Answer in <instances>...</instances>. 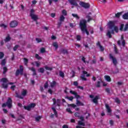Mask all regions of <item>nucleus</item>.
<instances>
[{
    "label": "nucleus",
    "mask_w": 128,
    "mask_h": 128,
    "mask_svg": "<svg viewBox=\"0 0 128 128\" xmlns=\"http://www.w3.org/2000/svg\"><path fill=\"white\" fill-rule=\"evenodd\" d=\"M81 38H80V36H79V35H78L76 36V40H80Z\"/></svg>",
    "instance_id": "nucleus-64"
},
{
    "label": "nucleus",
    "mask_w": 128,
    "mask_h": 128,
    "mask_svg": "<svg viewBox=\"0 0 128 128\" xmlns=\"http://www.w3.org/2000/svg\"><path fill=\"white\" fill-rule=\"evenodd\" d=\"M30 106V108H34V106H36V104L34 103H32L30 105H29Z\"/></svg>",
    "instance_id": "nucleus-44"
},
{
    "label": "nucleus",
    "mask_w": 128,
    "mask_h": 128,
    "mask_svg": "<svg viewBox=\"0 0 128 128\" xmlns=\"http://www.w3.org/2000/svg\"><path fill=\"white\" fill-rule=\"evenodd\" d=\"M80 6L84 8H90V5L88 3H86L84 2H80L79 3Z\"/></svg>",
    "instance_id": "nucleus-7"
},
{
    "label": "nucleus",
    "mask_w": 128,
    "mask_h": 128,
    "mask_svg": "<svg viewBox=\"0 0 128 128\" xmlns=\"http://www.w3.org/2000/svg\"><path fill=\"white\" fill-rule=\"evenodd\" d=\"M114 50L115 53L118 54V48H116V46H114Z\"/></svg>",
    "instance_id": "nucleus-59"
},
{
    "label": "nucleus",
    "mask_w": 128,
    "mask_h": 128,
    "mask_svg": "<svg viewBox=\"0 0 128 128\" xmlns=\"http://www.w3.org/2000/svg\"><path fill=\"white\" fill-rule=\"evenodd\" d=\"M68 106L69 108L70 106H72V108H74L76 107V105L74 104H68Z\"/></svg>",
    "instance_id": "nucleus-38"
},
{
    "label": "nucleus",
    "mask_w": 128,
    "mask_h": 128,
    "mask_svg": "<svg viewBox=\"0 0 128 128\" xmlns=\"http://www.w3.org/2000/svg\"><path fill=\"white\" fill-rule=\"evenodd\" d=\"M66 18H64V16L62 15L60 17V22H64V19Z\"/></svg>",
    "instance_id": "nucleus-39"
},
{
    "label": "nucleus",
    "mask_w": 128,
    "mask_h": 128,
    "mask_svg": "<svg viewBox=\"0 0 128 128\" xmlns=\"http://www.w3.org/2000/svg\"><path fill=\"white\" fill-rule=\"evenodd\" d=\"M48 86V82H46L45 84H44V88H47Z\"/></svg>",
    "instance_id": "nucleus-55"
},
{
    "label": "nucleus",
    "mask_w": 128,
    "mask_h": 128,
    "mask_svg": "<svg viewBox=\"0 0 128 128\" xmlns=\"http://www.w3.org/2000/svg\"><path fill=\"white\" fill-rule=\"evenodd\" d=\"M24 64L25 66H28V58H24Z\"/></svg>",
    "instance_id": "nucleus-33"
},
{
    "label": "nucleus",
    "mask_w": 128,
    "mask_h": 128,
    "mask_svg": "<svg viewBox=\"0 0 128 128\" xmlns=\"http://www.w3.org/2000/svg\"><path fill=\"white\" fill-rule=\"evenodd\" d=\"M98 100H100V96H96L92 100V102L96 104H98Z\"/></svg>",
    "instance_id": "nucleus-9"
},
{
    "label": "nucleus",
    "mask_w": 128,
    "mask_h": 128,
    "mask_svg": "<svg viewBox=\"0 0 128 128\" xmlns=\"http://www.w3.org/2000/svg\"><path fill=\"white\" fill-rule=\"evenodd\" d=\"M5 42H8L10 40V36H8L5 40H4Z\"/></svg>",
    "instance_id": "nucleus-25"
},
{
    "label": "nucleus",
    "mask_w": 128,
    "mask_h": 128,
    "mask_svg": "<svg viewBox=\"0 0 128 128\" xmlns=\"http://www.w3.org/2000/svg\"><path fill=\"white\" fill-rule=\"evenodd\" d=\"M16 98H21L22 100L24 98L22 96L20 95H18V93H16Z\"/></svg>",
    "instance_id": "nucleus-52"
},
{
    "label": "nucleus",
    "mask_w": 128,
    "mask_h": 128,
    "mask_svg": "<svg viewBox=\"0 0 128 128\" xmlns=\"http://www.w3.org/2000/svg\"><path fill=\"white\" fill-rule=\"evenodd\" d=\"M60 102H61L60 99L56 100V104L58 106H60Z\"/></svg>",
    "instance_id": "nucleus-26"
},
{
    "label": "nucleus",
    "mask_w": 128,
    "mask_h": 128,
    "mask_svg": "<svg viewBox=\"0 0 128 128\" xmlns=\"http://www.w3.org/2000/svg\"><path fill=\"white\" fill-rule=\"evenodd\" d=\"M70 94H74L76 98V100H78V98H80V95L78 94V93L74 91H72V90H70Z\"/></svg>",
    "instance_id": "nucleus-10"
},
{
    "label": "nucleus",
    "mask_w": 128,
    "mask_h": 128,
    "mask_svg": "<svg viewBox=\"0 0 128 128\" xmlns=\"http://www.w3.org/2000/svg\"><path fill=\"white\" fill-rule=\"evenodd\" d=\"M115 102L117 104H120V99L118 98H116Z\"/></svg>",
    "instance_id": "nucleus-49"
},
{
    "label": "nucleus",
    "mask_w": 128,
    "mask_h": 128,
    "mask_svg": "<svg viewBox=\"0 0 128 128\" xmlns=\"http://www.w3.org/2000/svg\"><path fill=\"white\" fill-rule=\"evenodd\" d=\"M18 48H20V46L18 45H16L14 48V50L16 52V50H18Z\"/></svg>",
    "instance_id": "nucleus-51"
},
{
    "label": "nucleus",
    "mask_w": 128,
    "mask_h": 128,
    "mask_svg": "<svg viewBox=\"0 0 128 128\" xmlns=\"http://www.w3.org/2000/svg\"><path fill=\"white\" fill-rule=\"evenodd\" d=\"M65 98H67V100H70L71 102H72V100H74V96H71L70 97L69 96H66Z\"/></svg>",
    "instance_id": "nucleus-30"
},
{
    "label": "nucleus",
    "mask_w": 128,
    "mask_h": 128,
    "mask_svg": "<svg viewBox=\"0 0 128 128\" xmlns=\"http://www.w3.org/2000/svg\"><path fill=\"white\" fill-rule=\"evenodd\" d=\"M71 74H72V76L71 78H74V76H76V72L72 70L70 72Z\"/></svg>",
    "instance_id": "nucleus-47"
},
{
    "label": "nucleus",
    "mask_w": 128,
    "mask_h": 128,
    "mask_svg": "<svg viewBox=\"0 0 128 128\" xmlns=\"http://www.w3.org/2000/svg\"><path fill=\"white\" fill-rule=\"evenodd\" d=\"M122 12H118L117 14H115V16L116 18H120V16H122Z\"/></svg>",
    "instance_id": "nucleus-31"
},
{
    "label": "nucleus",
    "mask_w": 128,
    "mask_h": 128,
    "mask_svg": "<svg viewBox=\"0 0 128 128\" xmlns=\"http://www.w3.org/2000/svg\"><path fill=\"white\" fill-rule=\"evenodd\" d=\"M124 24H122L120 25V30H121V32L124 30Z\"/></svg>",
    "instance_id": "nucleus-50"
},
{
    "label": "nucleus",
    "mask_w": 128,
    "mask_h": 128,
    "mask_svg": "<svg viewBox=\"0 0 128 128\" xmlns=\"http://www.w3.org/2000/svg\"><path fill=\"white\" fill-rule=\"evenodd\" d=\"M86 24H88L86 20L84 19L80 20L79 22V26L81 30H84L86 28Z\"/></svg>",
    "instance_id": "nucleus-3"
},
{
    "label": "nucleus",
    "mask_w": 128,
    "mask_h": 128,
    "mask_svg": "<svg viewBox=\"0 0 128 128\" xmlns=\"http://www.w3.org/2000/svg\"><path fill=\"white\" fill-rule=\"evenodd\" d=\"M100 82H102L101 80H100V81H98L97 82V84L96 85V88H100Z\"/></svg>",
    "instance_id": "nucleus-40"
},
{
    "label": "nucleus",
    "mask_w": 128,
    "mask_h": 128,
    "mask_svg": "<svg viewBox=\"0 0 128 128\" xmlns=\"http://www.w3.org/2000/svg\"><path fill=\"white\" fill-rule=\"evenodd\" d=\"M59 74L61 78H64V72L60 71Z\"/></svg>",
    "instance_id": "nucleus-35"
},
{
    "label": "nucleus",
    "mask_w": 128,
    "mask_h": 128,
    "mask_svg": "<svg viewBox=\"0 0 128 128\" xmlns=\"http://www.w3.org/2000/svg\"><path fill=\"white\" fill-rule=\"evenodd\" d=\"M82 32H86L87 36H88L90 34V32L88 31V29L86 28H85V29H84L83 30H81Z\"/></svg>",
    "instance_id": "nucleus-27"
},
{
    "label": "nucleus",
    "mask_w": 128,
    "mask_h": 128,
    "mask_svg": "<svg viewBox=\"0 0 128 128\" xmlns=\"http://www.w3.org/2000/svg\"><path fill=\"white\" fill-rule=\"evenodd\" d=\"M96 45L97 46H99L100 52H104V48L102 45H100V42H98Z\"/></svg>",
    "instance_id": "nucleus-13"
},
{
    "label": "nucleus",
    "mask_w": 128,
    "mask_h": 128,
    "mask_svg": "<svg viewBox=\"0 0 128 128\" xmlns=\"http://www.w3.org/2000/svg\"><path fill=\"white\" fill-rule=\"evenodd\" d=\"M76 104L78 106H84V104L80 102V100H76Z\"/></svg>",
    "instance_id": "nucleus-15"
},
{
    "label": "nucleus",
    "mask_w": 128,
    "mask_h": 128,
    "mask_svg": "<svg viewBox=\"0 0 128 128\" xmlns=\"http://www.w3.org/2000/svg\"><path fill=\"white\" fill-rule=\"evenodd\" d=\"M122 18L124 20H128V12L122 15Z\"/></svg>",
    "instance_id": "nucleus-21"
},
{
    "label": "nucleus",
    "mask_w": 128,
    "mask_h": 128,
    "mask_svg": "<svg viewBox=\"0 0 128 128\" xmlns=\"http://www.w3.org/2000/svg\"><path fill=\"white\" fill-rule=\"evenodd\" d=\"M40 118H42V116H39L36 117L35 118V120H36V122H38L40 120Z\"/></svg>",
    "instance_id": "nucleus-41"
},
{
    "label": "nucleus",
    "mask_w": 128,
    "mask_h": 128,
    "mask_svg": "<svg viewBox=\"0 0 128 128\" xmlns=\"http://www.w3.org/2000/svg\"><path fill=\"white\" fill-rule=\"evenodd\" d=\"M38 72H41V74H44V68H40L38 70Z\"/></svg>",
    "instance_id": "nucleus-24"
},
{
    "label": "nucleus",
    "mask_w": 128,
    "mask_h": 128,
    "mask_svg": "<svg viewBox=\"0 0 128 128\" xmlns=\"http://www.w3.org/2000/svg\"><path fill=\"white\" fill-rule=\"evenodd\" d=\"M104 78L106 80V82H112V80L110 79V77L109 76L106 75L104 76Z\"/></svg>",
    "instance_id": "nucleus-18"
},
{
    "label": "nucleus",
    "mask_w": 128,
    "mask_h": 128,
    "mask_svg": "<svg viewBox=\"0 0 128 128\" xmlns=\"http://www.w3.org/2000/svg\"><path fill=\"white\" fill-rule=\"evenodd\" d=\"M106 108L107 110V112H108V114H110V112H112V109L110 108V106L108 104H106Z\"/></svg>",
    "instance_id": "nucleus-14"
},
{
    "label": "nucleus",
    "mask_w": 128,
    "mask_h": 128,
    "mask_svg": "<svg viewBox=\"0 0 128 128\" xmlns=\"http://www.w3.org/2000/svg\"><path fill=\"white\" fill-rule=\"evenodd\" d=\"M62 14L64 16H66V14H68V12L65 10H62Z\"/></svg>",
    "instance_id": "nucleus-45"
},
{
    "label": "nucleus",
    "mask_w": 128,
    "mask_h": 128,
    "mask_svg": "<svg viewBox=\"0 0 128 128\" xmlns=\"http://www.w3.org/2000/svg\"><path fill=\"white\" fill-rule=\"evenodd\" d=\"M6 106H8L9 108H12V98H8L7 102L2 104V108H4Z\"/></svg>",
    "instance_id": "nucleus-4"
},
{
    "label": "nucleus",
    "mask_w": 128,
    "mask_h": 128,
    "mask_svg": "<svg viewBox=\"0 0 128 128\" xmlns=\"http://www.w3.org/2000/svg\"><path fill=\"white\" fill-rule=\"evenodd\" d=\"M56 84V81H52V82L50 84L51 88H54Z\"/></svg>",
    "instance_id": "nucleus-28"
},
{
    "label": "nucleus",
    "mask_w": 128,
    "mask_h": 128,
    "mask_svg": "<svg viewBox=\"0 0 128 128\" xmlns=\"http://www.w3.org/2000/svg\"><path fill=\"white\" fill-rule=\"evenodd\" d=\"M24 110H30V106H24Z\"/></svg>",
    "instance_id": "nucleus-36"
},
{
    "label": "nucleus",
    "mask_w": 128,
    "mask_h": 128,
    "mask_svg": "<svg viewBox=\"0 0 128 128\" xmlns=\"http://www.w3.org/2000/svg\"><path fill=\"white\" fill-rule=\"evenodd\" d=\"M35 57L37 60H42V57H40L38 54L35 55Z\"/></svg>",
    "instance_id": "nucleus-43"
},
{
    "label": "nucleus",
    "mask_w": 128,
    "mask_h": 128,
    "mask_svg": "<svg viewBox=\"0 0 128 128\" xmlns=\"http://www.w3.org/2000/svg\"><path fill=\"white\" fill-rule=\"evenodd\" d=\"M78 124L79 126H86L84 122H82V121L81 120L78 121Z\"/></svg>",
    "instance_id": "nucleus-23"
},
{
    "label": "nucleus",
    "mask_w": 128,
    "mask_h": 128,
    "mask_svg": "<svg viewBox=\"0 0 128 128\" xmlns=\"http://www.w3.org/2000/svg\"><path fill=\"white\" fill-rule=\"evenodd\" d=\"M105 90L108 92V94H110V88H106Z\"/></svg>",
    "instance_id": "nucleus-56"
},
{
    "label": "nucleus",
    "mask_w": 128,
    "mask_h": 128,
    "mask_svg": "<svg viewBox=\"0 0 128 128\" xmlns=\"http://www.w3.org/2000/svg\"><path fill=\"white\" fill-rule=\"evenodd\" d=\"M6 59H4L2 60L1 64L2 66H6Z\"/></svg>",
    "instance_id": "nucleus-34"
},
{
    "label": "nucleus",
    "mask_w": 128,
    "mask_h": 128,
    "mask_svg": "<svg viewBox=\"0 0 128 128\" xmlns=\"http://www.w3.org/2000/svg\"><path fill=\"white\" fill-rule=\"evenodd\" d=\"M3 70V74H6V72H8V68H6V66L4 67Z\"/></svg>",
    "instance_id": "nucleus-37"
},
{
    "label": "nucleus",
    "mask_w": 128,
    "mask_h": 128,
    "mask_svg": "<svg viewBox=\"0 0 128 128\" xmlns=\"http://www.w3.org/2000/svg\"><path fill=\"white\" fill-rule=\"evenodd\" d=\"M30 70L33 72L32 76H36V69L32 67L31 68H30Z\"/></svg>",
    "instance_id": "nucleus-19"
},
{
    "label": "nucleus",
    "mask_w": 128,
    "mask_h": 128,
    "mask_svg": "<svg viewBox=\"0 0 128 128\" xmlns=\"http://www.w3.org/2000/svg\"><path fill=\"white\" fill-rule=\"evenodd\" d=\"M45 68L46 70H52V68L48 67V66H45Z\"/></svg>",
    "instance_id": "nucleus-46"
},
{
    "label": "nucleus",
    "mask_w": 128,
    "mask_h": 128,
    "mask_svg": "<svg viewBox=\"0 0 128 128\" xmlns=\"http://www.w3.org/2000/svg\"><path fill=\"white\" fill-rule=\"evenodd\" d=\"M52 46H54V48H55L56 50H58V42H54L52 44Z\"/></svg>",
    "instance_id": "nucleus-22"
},
{
    "label": "nucleus",
    "mask_w": 128,
    "mask_h": 128,
    "mask_svg": "<svg viewBox=\"0 0 128 128\" xmlns=\"http://www.w3.org/2000/svg\"><path fill=\"white\" fill-rule=\"evenodd\" d=\"M72 16H74V18H76V20H80V16H78V14H72Z\"/></svg>",
    "instance_id": "nucleus-29"
},
{
    "label": "nucleus",
    "mask_w": 128,
    "mask_h": 128,
    "mask_svg": "<svg viewBox=\"0 0 128 128\" xmlns=\"http://www.w3.org/2000/svg\"><path fill=\"white\" fill-rule=\"evenodd\" d=\"M60 52L64 54H68V50L66 49H62L60 50Z\"/></svg>",
    "instance_id": "nucleus-16"
},
{
    "label": "nucleus",
    "mask_w": 128,
    "mask_h": 128,
    "mask_svg": "<svg viewBox=\"0 0 128 128\" xmlns=\"http://www.w3.org/2000/svg\"><path fill=\"white\" fill-rule=\"evenodd\" d=\"M108 28L112 30L111 31L110 30H108L106 36H108L109 38H112V34H114V31L116 32H118V26L114 25V22L112 21H110L108 23ZM112 28H114V30H112Z\"/></svg>",
    "instance_id": "nucleus-1"
},
{
    "label": "nucleus",
    "mask_w": 128,
    "mask_h": 128,
    "mask_svg": "<svg viewBox=\"0 0 128 128\" xmlns=\"http://www.w3.org/2000/svg\"><path fill=\"white\" fill-rule=\"evenodd\" d=\"M0 82H2V84L1 88H4L5 90L8 89V84H13L14 83L10 82L8 83V80L6 78H2L1 79Z\"/></svg>",
    "instance_id": "nucleus-2"
},
{
    "label": "nucleus",
    "mask_w": 128,
    "mask_h": 128,
    "mask_svg": "<svg viewBox=\"0 0 128 128\" xmlns=\"http://www.w3.org/2000/svg\"><path fill=\"white\" fill-rule=\"evenodd\" d=\"M40 52L41 54H44V52H46V48H42L40 50Z\"/></svg>",
    "instance_id": "nucleus-48"
},
{
    "label": "nucleus",
    "mask_w": 128,
    "mask_h": 128,
    "mask_svg": "<svg viewBox=\"0 0 128 128\" xmlns=\"http://www.w3.org/2000/svg\"><path fill=\"white\" fill-rule=\"evenodd\" d=\"M86 75H84V74L81 75L80 76V78H82V80H86V78H85Z\"/></svg>",
    "instance_id": "nucleus-32"
},
{
    "label": "nucleus",
    "mask_w": 128,
    "mask_h": 128,
    "mask_svg": "<svg viewBox=\"0 0 128 128\" xmlns=\"http://www.w3.org/2000/svg\"><path fill=\"white\" fill-rule=\"evenodd\" d=\"M18 22L16 20H14L10 23V28H16V26H18Z\"/></svg>",
    "instance_id": "nucleus-11"
},
{
    "label": "nucleus",
    "mask_w": 128,
    "mask_h": 128,
    "mask_svg": "<svg viewBox=\"0 0 128 128\" xmlns=\"http://www.w3.org/2000/svg\"><path fill=\"white\" fill-rule=\"evenodd\" d=\"M35 64H36V66H37V68H40V62L38 63V62H35Z\"/></svg>",
    "instance_id": "nucleus-60"
},
{
    "label": "nucleus",
    "mask_w": 128,
    "mask_h": 128,
    "mask_svg": "<svg viewBox=\"0 0 128 128\" xmlns=\"http://www.w3.org/2000/svg\"><path fill=\"white\" fill-rule=\"evenodd\" d=\"M36 42H42V40H40L38 38H36Z\"/></svg>",
    "instance_id": "nucleus-63"
},
{
    "label": "nucleus",
    "mask_w": 128,
    "mask_h": 128,
    "mask_svg": "<svg viewBox=\"0 0 128 128\" xmlns=\"http://www.w3.org/2000/svg\"><path fill=\"white\" fill-rule=\"evenodd\" d=\"M4 54L2 52H0V59L1 60L4 58Z\"/></svg>",
    "instance_id": "nucleus-53"
},
{
    "label": "nucleus",
    "mask_w": 128,
    "mask_h": 128,
    "mask_svg": "<svg viewBox=\"0 0 128 128\" xmlns=\"http://www.w3.org/2000/svg\"><path fill=\"white\" fill-rule=\"evenodd\" d=\"M74 116L76 117V118H80V113L78 112H76L74 114Z\"/></svg>",
    "instance_id": "nucleus-57"
},
{
    "label": "nucleus",
    "mask_w": 128,
    "mask_h": 128,
    "mask_svg": "<svg viewBox=\"0 0 128 128\" xmlns=\"http://www.w3.org/2000/svg\"><path fill=\"white\" fill-rule=\"evenodd\" d=\"M20 70L18 69L16 71V76H18L19 74H20V76H22V74H24V66H20Z\"/></svg>",
    "instance_id": "nucleus-6"
},
{
    "label": "nucleus",
    "mask_w": 128,
    "mask_h": 128,
    "mask_svg": "<svg viewBox=\"0 0 128 128\" xmlns=\"http://www.w3.org/2000/svg\"><path fill=\"white\" fill-rule=\"evenodd\" d=\"M68 2L71 6H78L76 0H68Z\"/></svg>",
    "instance_id": "nucleus-8"
},
{
    "label": "nucleus",
    "mask_w": 128,
    "mask_h": 128,
    "mask_svg": "<svg viewBox=\"0 0 128 128\" xmlns=\"http://www.w3.org/2000/svg\"><path fill=\"white\" fill-rule=\"evenodd\" d=\"M110 58H112L114 66H116V64H118V60H116V58H114V56L112 54H110Z\"/></svg>",
    "instance_id": "nucleus-12"
},
{
    "label": "nucleus",
    "mask_w": 128,
    "mask_h": 128,
    "mask_svg": "<svg viewBox=\"0 0 128 128\" xmlns=\"http://www.w3.org/2000/svg\"><path fill=\"white\" fill-rule=\"evenodd\" d=\"M92 64H96V59L94 58L93 60H92V62H91Z\"/></svg>",
    "instance_id": "nucleus-61"
},
{
    "label": "nucleus",
    "mask_w": 128,
    "mask_h": 128,
    "mask_svg": "<svg viewBox=\"0 0 128 128\" xmlns=\"http://www.w3.org/2000/svg\"><path fill=\"white\" fill-rule=\"evenodd\" d=\"M121 42H122V46H126V40H124V36H121Z\"/></svg>",
    "instance_id": "nucleus-20"
},
{
    "label": "nucleus",
    "mask_w": 128,
    "mask_h": 128,
    "mask_svg": "<svg viewBox=\"0 0 128 128\" xmlns=\"http://www.w3.org/2000/svg\"><path fill=\"white\" fill-rule=\"evenodd\" d=\"M22 94L24 96H26V90H24L22 92Z\"/></svg>",
    "instance_id": "nucleus-42"
},
{
    "label": "nucleus",
    "mask_w": 128,
    "mask_h": 128,
    "mask_svg": "<svg viewBox=\"0 0 128 128\" xmlns=\"http://www.w3.org/2000/svg\"><path fill=\"white\" fill-rule=\"evenodd\" d=\"M86 18H88V20H86L87 22H90V20H94L92 18H91L89 15L86 16Z\"/></svg>",
    "instance_id": "nucleus-17"
},
{
    "label": "nucleus",
    "mask_w": 128,
    "mask_h": 128,
    "mask_svg": "<svg viewBox=\"0 0 128 128\" xmlns=\"http://www.w3.org/2000/svg\"><path fill=\"white\" fill-rule=\"evenodd\" d=\"M0 26L1 27V28H6V27H7V26H6V24H1L0 25Z\"/></svg>",
    "instance_id": "nucleus-58"
},
{
    "label": "nucleus",
    "mask_w": 128,
    "mask_h": 128,
    "mask_svg": "<svg viewBox=\"0 0 128 128\" xmlns=\"http://www.w3.org/2000/svg\"><path fill=\"white\" fill-rule=\"evenodd\" d=\"M128 24H126L124 29V32H126V30H128Z\"/></svg>",
    "instance_id": "nucleus-54"
},
{
    "label": "nucleus",
    "mask_w": 128,
    "mask_h": 128,
    "mask_svg": "<svg viewBox=\"0 0 128 128\" xmlns=\"http://www.w3.org/2000/svg\"><path fill=\"white\" fill-rule=\"evenodd\" d=\"M66 112H69L70 114H72V112L70 108H66Z\"/></svg>",
    "instance_id": "nucleus-62"
},
{
    "label": "nucleus",
    "mask_w": 128,
    "mask_h": 128,
    "mask_svg": "<svg viewBox=\"0 0 128 128\" xmlns=\"http://www.w3.org/2000/svg\"><path fill=\"white\" fill-rule=\"evenodd\" d=\"M30 16L34 22H36L38 20V15L34 14V9H32L30 10Z\"/></svg>",
    "instance_id": "nucleus-5"
}]
</instances>
